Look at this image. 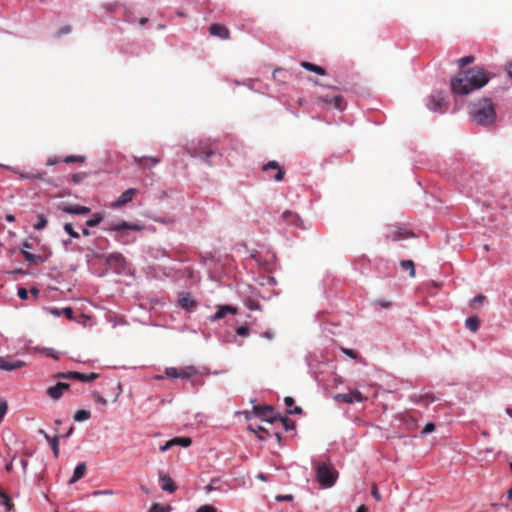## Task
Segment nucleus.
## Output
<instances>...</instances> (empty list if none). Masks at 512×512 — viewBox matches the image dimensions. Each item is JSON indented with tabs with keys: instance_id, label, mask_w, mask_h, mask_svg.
I'll use <instances>...</instances> for the list:
<instances>
[{
	"instance_id": "nucleus-1",
	"label": "nucleus",
	"mask_w": 512,
	"mask_h": 512,
	"mask_svg": "<svg viewBox=\"0 0 512 512\" xmlns=\"http://www.w3.org/2000/svg\"><path fill=\"white\" fill-rule=\"evenodd\" d=\"M489 81L486 71L478 66L461 71L451 81V90L455 95H467L480 89Z\"/></svg>"
},
{
	"instance_id": "nucleus-2",
	"label": "nucleus",
	"mask_w": 512,
	"mask_h": 512,
	"mask_svg": "<svg viewBox=\"0 0 512 512\" xmlns=\"http://www.w3.org/2000/svg\"><path fill=\"white\" fill-rule=\"evenodd\" d=\"M470 115L476 123L488 126L495 122L496 112L492 101L488 98L480 99L470 105Z\"/></svg>"
},
{
	"instance_id": "nucleus-3",
	"label": "nucleus",
	"mask_w": 512,
	"mask_h": 512,
	"mask_svg": "<svg viewBox=\"0 0 512 512\" xmlns=\"http://www.w3.org/2000/svg\"><path fill=\"white\" fill-rule=\"evenodd\" d=\"M316 477L321 486L332 487L337 479V471L326 463H319L315 467Z\"/></svg>"
},
{
	"instance_id": "nucleus-4",
	"label": "nucleus",
	"mask_w": 512,
	"mask_h": 512,
	"mask_svg": "<svg viewBox=\"0 0 512 512\" xmlns=\"http://www.w3.org/2000/svg\"><path fill=\"white\" fill-rule=\"evenodd\" d=\"M98 377H99V375L94 372L89 373V374H84V373L74 372V371L59 372L54 375V378H57V379L79 380L82 382H92V381L96 380Z\"/></svg>"
},
{
	"instance_id": "nucleus-5",
	"label": "nucleus",
	"mask_w": 512,
	"mask_h": 512,
	"mask_svg": "<svg viewBox=\"0 0 512 512\" xmlns=\"http://www.w3.org/2000/svg\"><path fill=\"white\" fill-rule=\"evenodd\" d=\"M254 414L264 421L274 423L278 421L279 414H276L271 406H256L253 409Z\"/></svg>"
},
{
	"instance_id": "nucleus-6",
	"label": "nucleus",
	"mask_w": 512,
	"mask_h": 512,
	"mask_svg": "<svg viewBox=\"0 0 512 512\" xmlns=\"http://www.w3.org/2000/svg\"><path fill=\"white\" fill-rule=\"evenodd\" d=\"M187 151L192 157H199L203 160H208L215 154V151L209 148L206 144H200L195 148L188 147Z\"/></svg>"
},
{
	"instance_id": "nucleus-7",
	"label": "nucleus",
	"mask_w": 512,
	"mask_h": 512,
	"mask_svg": "<svg viewBox=\"0 0 512 512\" xmlns=\"http://www.w3.org/2000/svg\"><path fill=\"white\" fill-rule=\"evenodd\" d=\"M136 188H129L124 191L114 202L111 203L112 208H120L127 203L131 202L134 196L137 194Z\"/></svg>"
},
{
	"instance_id": "nucleus-8",
	"label": "nucleus",
	"mask_w": 512,
	"mask_h": 512,
	"mask_svg": "<svg viewBox=\"0 0 512 512\" xmlns=\"http://www.w3.org/2000/svg\"><path fill=\"white\" fill-rule=\"evenodd\" d=\"M58 208L65 213L75 214V215H87L91 212V209L89 207L81 206L78 204L71 205V204L62 203L58 206Z\"/></svg>"
},
{
	"instance_id": "nucleus-9",
	"label": "nucleus",
	"mask_w": 512,
	"mask_h": 512,
	"mask_svg": "<svg viewBox=\"0 0 512 512\" xmlns=\"http://www.w3.org/2000/svg\"><path fill=\"white\" fill-rule=\"evenodd\" d=\"M236 313H237L236 307L231 306V305H221V306L217 307V311L215 312V314H213L209 317V320L211 322H215V321L223 319L227 314L234 315Z\"/></svg>"
},
{
	"instance_id": "nucleus-10",
	"label": "nucleus",
	"mask_w": 512,
	"mask_h": 512,
	"mask_svg": "<svg viewBox=\"0 0 512 512\" xmlns=\"http://www.w3.org/2000/svg\"><path fill=\"white\" fill-rule=\"evenodd\" d=\"M269 170H276V174L270 176L275 181H282L285 175V169L279 165L277 161H269L263 166V171L268 172Z\"/></svg>"
},
{
	"instance_id": "nucleus-11",
	"label": "nucleus",
	"mask_w": 512,
	"mask_h": 512,
	"mask_svg": "<svg viewBox=\"0 0 512 512\" xmlns=\"http://www.w3.org/2000/svg\"><path fill=\"white\" fill-rule=\"evenodd\" d=\"M70 385L64 382H58L55 386L47 389V395L53 400H58L65 391L69 390Z\"/></svg>"
},
{
	"instance_id": "nucleus-12",
	"label": "nucleus",
	"mask_w": 512,
	"mask_h": 512,
	"mask_svg": "<svg viewBox=\"0 0 512 512\" xmlns=\"http://www.w3.org/2000/svg\"><path fill=\"white\" fill-rule=\"evenodd\" d=\"M447 105L445 97L441 94L433 95L428 102V108L433 112L442 111Z\"/></svg>"
},
{
	"instance_id": "nucleus-13",
	"label": "nucleus",
	"mask_w": 512,
	"mask_h": 512,
	"mask_svg": "<svg viewBox=\"0 0 512 512\" xmlns=\"http://www.w3.org/2000/svg\"><path fill=\"white\" fill-rule=\"evenodd\" d=\"M209 33L212 36L219 37L220 39L227 40L230 38L229 29L219 23H214L209 27Z\"/></svg>"
},
{
	"instance_id": "nucleus-14",
	"label": "nucleus",
	"mask_w": 512,
	"mask_h": 512,
	"mask_svg": "<svg viewBox=\"0 0 512 512\" xmlns=\"http://www.w3.org/2000/svg\"><path fill=\"white\" fill-rule=\"evenodd\" d=\"M25 366V362L21 360H11L0 357V369L5 371H13Z\"/></svg>"
},
{
	"instance_id": "nucleus-15",
	"label": "nucleus",
	"mask_w": 512,
	"mask_h": 512,
	"mask_svg": "<svg viewBox=\"0 0 512 512\" xmlns=\"http://www.w3.org/2000/svg\"><path fill=\"white\" fill-rule=\"evenodd\" d=\"M191 438L189 437H176L169 441H167L163 446L160 447V451L165 452L170 449L172 446L180 445L183 447H188L191 445Z\"/></svg>"
},
{
	"instance_id": "nucleus-16",
	"label": "nucleus",
	"mask_w": 512,
	"mask_h": 512,
	"mask_svg": "<svg viewBox=\"0 0 512 512\" xmlns=\"http://www.w3.org/2000/svg\"><path fill=\"white\" fill-rule=\"evenodd\" d=\"M407 235H413L407 231H403L398 227H389L386 231V238L392 241H398L405 238Z\"/></svg>"
},
{
	"instance_id": "nucleus-17",
	"label": "nucleus",
	"mask_w": 512,
	"mask_h": 512,
	"mask_svg": "<svg viewBox=\"0 0 512 512\" xmlns=\"http://www.w3.org/2000/svg\"><path fill=\"white\" fill-rule=\"evenodd\" d=\"M159 479L162 483V485H161L162 490L169 492V493H173L176 491L177 486L169 475L164 474L163 472H160Z\"/></svg>"
},
{
	"instance_id": "nucleus-18",
	"label": "nucleus",
	"mask_w": 512,
	"mask_h": 512,
	"mask_svg": "<svg viewBox=\"0 0 512 512\" xmlns=\"http://www.w3.org/2000/svg\"><path fill=\"white\" fill-rule=\"evenodd\" d=\"M143 227L136 223H128L126 221H122L118 224H113L110 228H108L109 231H121V230H132V231H141Z\"/></svg>"
},
{
	"instance_id": "nucleus-19",
	"label": "nucleus",
	"mask_w": 512,
	"mask_h": 512,
	"mask_svg": "<svg viewBox=\"0 0 512 512\" xmlns=\"http://www.w3.org/2000/svg\"><path fill=\"white\" fill-rule=\"evenodd\" d=\"M178 304L180 307L188 311L192 310L196 306L195 301L191 298L189 293H181L178 298Z\"/></svg>"
},
{
	"instance_id": "nucleus-20",
	"label": "nucleus",
	"mask_w": 512,
	"mask_h": 512,
	"mask_svg": "<svg viewBox=\"0 0 512 512\" xmlns=\"http://www.w3.org/2000/svg\"><path fill=\"white\" fill-rule=\"evenodd\" d=\"M133 159H134L135 164L138 165L139 167H141L142 169L147 168L148 162H150L152 165H157L160 162V158L153 157V156L152 157L134 156Z\"/></svg>"
},
{
	"instance_id": "nucleus-21",
	"label": "nucleus",
	"mask_w": 512,
	"mask_h": 512,
	"mask_svg": "<svg viewBox=\"0 0 512 512\" xmlns=\"http://www.w3.org/2000/svg\"><path fill=\"white\" fill-rule=\"evenodd\" d=\"M40 434L44 436V438L48 441L49 446H51L53 450V454L55 457H58L59 455V438L58 436L51 437L48 433H46L44 430L39 431Z\"/></svg>"
},
{
	"instance_id": "nucleus-22",
	"label": "nucleus",
	"mask_w": 512,
	"mask_h": 512,
	"mask_svg": "<svg viewBox=\"0 0 512 512\" xmlns=\"http://www.w3.org/2000/svg\"><path fill=\"white\" fill-rule=\"evenodd\" d=\"M86 469V464L84 462L79 463L74 469L73 475L69 480V484H74L80 480L85 475Z\"/></svg>"
},
{
	"instance_id": "nucleus-23",
	"label": "nucleus",
	"mask_w": 512,
	"mask_h": 512,
	"mask_svg": "<svg viewBox=\"0 0 512 512\" xmlns=\"http://www.w3.org/2000/svg\"><path fill=\"white\" fill-rule=\"evenodd\" d=\"M282 219L290 224V225H295V226H299V223L301 222V219L300 217L292 212V211H285L283 214H282Z\"/></svg>"
},
{
	"instance_id": "nucleus-24",
	"label": "nucleus",
	"mask_w": 512,
	"mask_h": 512,
	"mask_svg": "<svg viewBox=\"0 0 512 512\" xmlns=\"http://www.w3.org/2000/svg\"><path fill=\"white\" fill-rule=\"evenodd\" d=\"M301 66L306 69V70H309L311 72H314V73H317L319 75H325L326 74V71L323 67L321 66H318L316 64H313L311 62H308V61H302L301 62Z\"/></svg>"
},
{
	"instance_id": "nucleus-25",
	"label": "nucleus",
	"mask_w": 512,
	"mask_h": 512,
	"mask_svg": "<svg viewBox=\"0 0 512 512\" xmlns=\"http://www.w3.org/2000/svg\"><path fill=\"white\" fill-rule=\"evenodd\" d=\"M0 504L6 506L8 511L14 509V504L9 495L0 487Z\"/></svg>"
},
{
	"instance_id": "nucleus-26",
	"label": "nucleus",
	"mask_w": 512,
	"mask_h": 512,
	"mask_svg": "<svg viewBox=\"0 0 512 512\" xmlns=\"http://www.w3.org/2000/svg\"><path fill=\"white\" fill-rule=\"evenodd\" d=\"M465 326L472 332H476L480 326V320L476 316H472L466 319Z\"/></svg>"
},
{
	"instance_id": "nucleus-27",
	"label": "nucleus",
	"mask_w": 512,
	"mask_h": 512,
	"mask_svg": "<svg viewBox=\"0 0 512 512\" xmlns=\"http://www.w3.org/2000/svg\"><path fill=\"white\" fill-rule=\"evenodd\" d=\"M400 266L403 270L409 272L410 277H415V266L412 260H402Z\"/></svg>"
},
{
	"instance_id": "nucleus-28",
	"label": "nucleus",
	"mask_w": 512,
	"mask_h": 512,
	"mask_svg": "<svg viewBox=\"0 0 512 512\" xmlns=\"http://www.w3.org/2000/svg\"><path fill=\"white\" fill-rule=\"evenodd\" d=\"M196 374V370L192 366L179 369V378L189 379Z\"/></svg>"
},
{
	"instance_id": "nucleus-29",
	"label": "nucleus",
	"mask_w": 512,
	"mask_h": 512,
	"mask_svg": "<svg viewBox=\"0 0 512 512\" xmlns=\"http://www.w3.org/2000/svg\"><path fill=\"white\" fill-rule=\"evenodd\" d=\"M85 160H86V157L83 156V155H69V156H66L63 159V162H65L67 164H71V163H84Z\"/></svg>"
},
{
	"instance_id": "nucleus-30",
	"label": "nucleus",
	"mask_w": 512,
	"mask_h": 512,
	"mask_svg": "<svg viewBox=\"0 0 512 512\" xmlns=\"http://www.w3.org/2000/svg\"><path fill=\"white\" fill-rule=\"evenodd\" d=\"M103 220V215L101 213H94L92 218L86 221V225L88 227H95L101 223Z\"/></svg>"
},
{
	"instance_id": "nucleus-31",
	"label": "nucleus",
	"mask_w": 512,
	"mask_h": 512,
	"mask_svg": "<svg viewBox=\"0 0 512 512\" xmlns=\"http://www.w3.org/2000/svg\"><path fill=\"white\" fill-rule=\"evenodd\" d=\"M248 430L255 433L256 436L260 439V440H264V436L262 435V433H266L268 434V431L262 427V426H253V425H249L248 426Z\"/></svg>"
},
{
	"instance_id": "nucleus-32",
	"label": "nucleus",
	"mask_w": 512,
	"mask_h": 512,
	"mask_svg": "<svg viewBox=\"0 0 512 512\" xmlns=\"http://www.w3.org/2000/svg\"><path fill=\"white\" fill-rule=\"evenodd\" d=\"M278 421H280L283 424L285 430L287 431L293 430L295 428V422L289 419L288 417L279 415Z\"/></svg>"
},
{
	"instance_id": "nucleus-33",
	"label": "nucleus",
	"mask_w": 512,
	"mask_h": 512,
	"mask_svg": "<svg viewBox=\"0 0 512 512\" xmlns=\"http://www.w3.org/2000/svg\"><path fill=\"white\" fill-rule=\"evenodd\" d=\"M90 416H91L90 411L81 409L75 413L74 420L81 422V421L88 420L90 418Z\"/></svg>"
},
{
	"instance_id": "nucleus-34",
	"label": "nucleus",
	"mask_w": 512,
	"mask_h": 512,
	"mask_svg": "<svg viewBox=\"0 0 512 512\" xmlns=\"http://www.w3.org/2000/svg\"><path fill=\"white\" fill-rule=\"evenodd\" d=\"M334 400L342 403H353V397L350 393H339L334 396Z\"/></svg>"
},
{
	"instance_id": "nucleus-35",
	"label": "nucleus",
	"mask_w": 512,
	"mask_h": 512,
	"mask_svg": "<svg viewBox=\"0 0 512 512\" xmlns=\"http://www.w3.org/2000/svg\"><path fill=\"white\" fill-rule=\"evenodd\" d=\"M47 225V218L43 214H37V223L34 224L36 230H42Z\"/></svg>"
},
{
	"instance_id": "nucleus-36",
	"label": "nucleus",
	"mask_w": 512,
	"mask_h": 512,
	"mask_svg": "<svg viewBox=\"0 0 512 512\" xmlns=\"http://www.w3.org/2000/svg\"><path fill=\"white\" fill-rule=\"evenodd\" d=\"M332 105L338 109V110H343L344 107H345V102H344V99L341 95H335L333 96V101H332Z\"/></svg>"
},
{
	"instance_id": "nucleus-37",
	"label": "nucleus",
	"mask_w": 512,
	"mask_h": 512,
	"mask_svg": "<svg viewBox=\"0 0 512 512\" xmlns=\"http://www.w3.org/2000/svg\"><path fill=\"white\" fill-rule=\"evenodd\" d=\"M108 262L109 263H117L119 265H123L124 262H125V259L123 257L122 254L120 253H114V254H111L109 257H108Z\"/></svg>"
},
{
	"instance_id": "nucleus-38",
	"label": "nucleus",
	"mask_w": 512,
	"mask_h": 512,
	"mask_svg": "<svg viewBox=\"0 0 512 512\" xmlns=\"http://www.w3.org/2000/svg\"><path fill=\"white\" fill-rule=\"evenodd\" d=\"M22 254L24 256V259L29 263H36L37 261L41 260V256L32 254L27 251H22Z\"/></svg>"
},
{
	"instance_id": "nucleus-39",
	"label": "nucleus",
	"mask_w": 512,
	"mask_h": 512,
	"mask_svg": "<svg viewBox=\"0 0 512 512\" xmlns=\"http://www.w3.org/2000/svg\"><path fill=\"white\" fill-rule=\"evenodd\" d=\"M475 60L474 56H465L457 60V63L460 68H463L464 66L473 63Z\"/></svg>"
},
{
	"instance_id": "nucleus-40",
	"label": "nucleus",
	"mask_w": 512,
	"mask_h": 512,
	"mask_svg": "<svg viewBox=\"0 0 512 512\" xmlns=\"http://www.w3.org/2000/svg\"><path fill=\"white\" fill-rule=\"evenodd\" d=\"M86 176H87V174L85 172H79V173H74L71 176V179L74 184H80L86 178Z\"/></svg>"
},
{
	"instance_id": "nucleus-41",
	"label": "nucleus",
	"mask_w": 512,
	"mask_h": 512,
	"mask_svg": "<svg viewBox=\"0 0 512 512\" xmlns=\"http://www.w3.org/2000/svg\"><path fill=\"white\" fill-rule=\"evenodd\" d=\"M486 301V297L482 294L480 295H477L475 296L472 300H471V306L473 308L479 306V305H482L484 302Z\"/></svg>"
},
{
	"instance_id": "nucleus-42",
	"label": "nucleus",
	"mask_w": 512,
	"mask_h": 512,
	"mask_svg": "<svg viewBox=\"0 0 512 512\" xmlns=\"http://www.w3.org/2000/svg\"><path fill=\"white\" fill-rule=\"evenodd\" d=\"M64 230L72 237V238H75V239H78L79 238V233L76 232L72 226L71 223H66L64 225Z\"/></svg>"
},
{
	"instance_id": "nucleus-43",
	"label": "nucleus",
	"mask_w": 512,
	"mask_h": 512,
	"mask_svg": "<svg viewBox=\"0 0 512 512\" xmlns=\"http://www.w3.org/2000/svg\"><path fill=\"white\" fill-rule=\"evenodd\" d=\"M165 374L170 378L177 379L179 378V369L174 367H168L165 369Z\"/></svg>"
},
{
	"instance_id": "nucleus-44",
	"label": "nucleus",
	"mask_w": 512,
	"mask_h": 512,
	"mask_svg": "<svg viewBox=\"0 0 512 512\" xmlns=\"http://www.w3.org/2000/svg\"><path fill=\"white\" fill-rule=\"evenodd\" d=\"M168 511H169V507L155 503L151 506V508L149 509L148 512H168Z\"/></svg>"
},
{
	"instance_id": "nucleus-45",
	"label": "nucleus",
	"mask_w": 512,
	"mask_h": 512,
	"mask_svg": "<svg viewBox=\"0 0 512 512\" xmlns=\"http://www.w3.org/2000/svg\"><path fill=\"white\" fill-rule=\"evenodd\" d=\"M371 495L378 502H380L382 500L381 494H380L378 487L375 483H373V485H372Z\"/></svg>"
},
{
	"instance_id": "nucleus-46",
	"label": "nucleus",
	"mask_w": 512,
	"mask_h": 512,
	"mask_svg": "<svg viewBox=\"0 0 512 512\" xmlns=\"http://www.w3.org/2000/svg\"><path fill=\"white\" fill-rule=\"evenodd\" d=\"M22 178H26V179H30V180H36V179H42V174L41 173H26V174H21L20 175Z\"/></svg>"
},
{
	"instance_id": "nucleus-47",
	"label": "nucleus",
	"mask_w": 512,
	"mask_h": 512,
	"mask_svg": "<svg viewBox=\"0 0 512 512\" xmlns=\"http://www.w3.org/2000/svg\"><path fill=\"white\" fill-rule=\"evenodd\" d=\"M341 351L348 357L356 359L358 357L357 352L352 349L341 347Z\"/></svg>"
},
{
	"instance_id": "nucleus-48",
	"label": "nucleus",
	"mask_w": 512,
	"mask_h": 512,
	"mask_svg": "<svg viewBox=\"0 0 512 512\" xmlns=\"http://www.w3.org/2000/svg\"><path fill=\"white\" fill-rule=\"evenodd\" d=\"M350 394H352L353 402H363L366 398L362 395L360 391H353Z\"/></svg>"
},
{
	"instance_id": "nucleus-49",
	"label": "nucleus",
	"mask_w": 512,
	"mask_h": 512,
	"mask_svg": "<svg viewBox=\"0 0 512 512\" xmlns=\"http://www.w3.org/2000/svg\"><path fill=\"white\" fill-rule=\"evenodd\" d=\"M8 405L6 401H0V422L7 413Z\"/></svg>"
},
{
	"instance_id": "nucleus-50",
	"label": "nucleus",
	"mask_w": 512,
	"mask_h": 512,
	"mask_svg": "<svg viewBox=\"0 0 512 512\" xmlns=\"http://www.w3.org/2000/svg\"><path fill=\"white\" fill-rule=\"evenodd\" d=\"M71 30H72V27H71L70 25H65V26L61 27V28L57 31L56 36H57V37H60V36H62V35H64V34H68V33H70V32H71Z\"/></svg>"
},
{
	"instance_id": "nucleus-51",
	"label": "nucleus",
	"mask_w": 512,
	"mask_h": 512,
	"mask_svg": "<svg viewBox=\"0 0 512 512\" xmlns=\"http://www.w3.org/2000/svg\"><path fill=\"white\" fill-rule=\"evenodd\" d=\"M236 333L239 335V336H243V337H246L249 335V328L247 326H239L237 329H236Z\"/></svg>"
},
{
	"instance_id": "nucleus-52",
	"label": "nucleus",
	"mask_w": 512,
	"mask_h": 512,
	"mask_svg": "<svg viewBox=\"0 0 512 512\" xmlns=\"http://www.w3.org/2000/svg\"><path fill=\"white\" fill-rule=\"evenodd\" d=\"M275 500L278 501V502H281V501H292L293 500V495L291 494H287V495H277L275 497Z\"/></svg>"
},
{
	"instance_id": "nucleus-53",
	"label": "nucleus",
	"mask_w": 512,
	"mask_h": 512,
	"mask_svg": "<svg viewBox=\"0 0 512 512\" xmlns=\"http://www.w3.org/2000/svg\"><path fill=\"white\" fill-rule=\"evenodd\" d=\"M435 430L434 423H427L424 428L422 429V434H428Z\"/></svg>"
},
{
	"instance_id": "nucleus-54",
	"label": "nucleus",
	"mask_w": 512,
	"mask_h": 512,
	"mask_svg": "<svg viewBox=\"0 0 512 512\" xmlns=\"http://www.w3.org/2000/svg\"><path fill=\"white\" fill-rule=\"evenodd\" d=\"M197 512H217V510L210 505H203L198 508Z\"/></svg>"
},
{
	"instance_id": "nucleus-55",
	"label": "nucleus",
	"mask_w": 512,
	"mask_h": 512,
	"mask_svg": "<svg viewBox=\"0 0 512 512\" xmlns=\"http://www.w3.org/2000/svg\"><path fill=\"white\" fill-rule=\"evenodd\" d=\"M62 315H65L68 319H73V309L71 307L63 308Z\"/></svg>"
},
{
	"instance_id": "nucleus-56",
	"label": "nucleus",
	"mask_w": 512,
	"mask_h": 512,
	"mask_svg": "<svg viewBox=\"0 0 512 512\" xmlns=\"http://www.w3.org/2000/svg\"><path fill=\"white\" fill-rule=\"evenodd\" d=\"M18 296L22 300H27L28 299V291L25 288L21 287L18 289Z\"/></svg>"
},
{
	"instance_id": "nucleus-57",
	"label": "nucleus",
	"mask_w": 512,
	"mask_h": 512,
	"mask_svg": "<svg viewBox=\"0 0 512 512\" xmlns=\"http://www.w3.org/2000/svg\"><path fill=\"white\" fill-rule=\"evenodd\" d=\"M375 303L377 305L381 306L382 308H389L392 305V303L390 301L382 300V299L376 300Z\"/></svg>"
},
{
	"instance_id": "nucleus-58",
	"label": "nucleus",
	"mask_w": 512,
	"mask_h": 512,
	"mask_svg": "<svg viewBox=\"0 0 512 512\" xmlns=\"http://www.w3.org/2000/svg\"><path fill=\"white\" fill-rule=\"evenodd\" d=\"M332 101H333V97L332 98H328V97H319L318 98V103H321L323 105H332Z\"/></svg>"
},
{
	"instance_id": "nucleus-59",
	"label": "nucleus",
	"mask_w": 512,
	"mask_h": 512,
	"mask_svg": "<svg viewBox=\"0 0 512 512\" xmlns=\"http://www.w3.org/2000/svg\"><path fill=\"white\" fill-rule=\"evenodd\" d=\"M94 399H95L96 402H98V403H100L102 405H106L107 404V400L103 396H101L99 394H94Z\"/></svg>"
},
{
	"instance_id": "nucleus-60",
	"label": "nucleus",
	"mask_w": 512,
	"mask_h": 512,
	"mask_svg": "<svg viewBox=\"0 0 512 512\" xmlns=\"http://www.w3.org/2000/svg\"><path fill=\"white\" fill-rule=\"evenodd\" d=\"M112 494H113L112 490H97V491L93 492V495H95V496H98V495H112Z\"/></svg>"
},
{
	"instance_id": "nucleus-61",
	"label": "nucleus",
	"mask_w": 512,
	"mask_h": 512,
	"mask_svg": "<svg viewBox=\"0 0 512 512\" xmlns=\"http://www.w3.org/2000/svg\"><path fill=\"white\" fill-rule=\"evenodd\" d=\"M284 403H285V405L288 408H290V407H292L294 405L295 401H294V399L292 397L287 396V397L284 398Z\"/></svg>"
},
{
	"instance_id": "nucleus-62",
	"label": "nucleus",
	"mask_w": 512,
	"mask_h": 512,
	"mask_svg": "<svg viewBox=\"0 0 512 512\" xmlns=\"http://www.w3.org/2000/svg\"><path fill=\"white\" fill-rule=\"evenodd\" d=\"M262 336L267 340H272L274 338V332L271 330H267L262 333Z\"/></svg>"
},
{
	"instance_id": "nucleus-63",
	"label": "nucleus",
	"mask_w": 512,
	"mask_h": 512,
	"mask_svg": "<svg viewBox=\"0 0 512 512\" xmlns=\"http://www.w3.org/2000/svg\"><path fill=\"white\" fill-rule=\"evenodd\" d=\"M118 7V4L117 3H112V4H107L105 6V8L109 11V12H114L116 10V8Z\"/></svg>"
},
{
	"instance_id": "nucleus-64",
	"label": "nucleus",
	"mask_w": 512,
	"mask_h": 512,
	"mask_svg": "<svg viewBox=\"0 0 512 512\" xmlns=\"http://www.w3.org/2000/svg\"><path fill=\"white\" fill-rule=\"evenodd\" d=\"M506 71H507L508 75L512 78V62H510L506 65Z\"/></svg>"
}]
</instances>
